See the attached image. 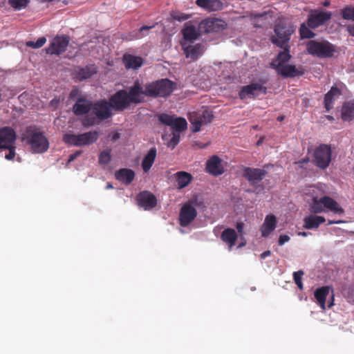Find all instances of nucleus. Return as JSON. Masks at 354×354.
<instances>
[{
    "instance_id": "1",
    "label": "nucleus",
    "mask_w": 354,
    "mask_h": 354,
    "mask_svg": "<svg viewBox=\"0 0 354 354\" xmlns=\"http://www.w3.org/2000/svg\"><path fill=\"white\" fill-rule=\"evenodd\" d=\"M159 121L172 129V137L167 142V147L172 149L176 147L180 142V133L187 129V123L183 118H174L167 113H161L158 115Z\"/></svg>"
},
{
    "instance_id": "2",
    "label": "nucleus",
    "mask_w": 354,
    "mask_h": 354,
    "mask_svg": "<svg viewBox=\"0 0 354 354\" xmlns=\"http://www.w3.org/2000/svg\"><path fill=\"white\" fill-rule=\"evenodd\" d=\"M176 84L168 79H161L146 84V97H167L176 89Z\"/></svg>"
},
{
    "instance_id": "3",
    "label": "nucleus",
    "mask_w": 354,
    "mask_h": 354,
    "mask_svg": "<svg viewBox=\"0 0 354 354\" xmlns=\"http://www.w3.org/2000/svg\"><path fill=\"white\" fill-rule=\"evenodd\" d=\"M25 138L35 153H44L49 147L48 139L44 133L34 129L32 127L26 129Z\"/></svg>"
},
{
    "instance_id": "4",
    "label": "nucleus",
    "mask_w": 354,
    "mask_h": 354,
    "mask_svg": "<svg viewBox=\"0 0 354 354\" xmlns=\"http://www.w3.org/2000/svg\"><path fill=\"white\" fill-rule=\"evenodd\" d=\"M99 137L97 131H91L82 134L65 133L63 136V141L69 145L82 147L91 145L95 142Z\"/></svg>"
},
{
    "instance_id": "5",
    "label": "nucleus",
    "mask_w": 354,
    "mask_h": 354,
    "mask_svg": "<svg viewBox=\"0 0 354 354\" xmlns=\"http://www.w3.org/2000/svg\"><path fill=\"white\" fill-rule=\"evenodd\" d=\"M306 49L309 54L317 57H330L335 50V46L328 41H317L310 40L306 44Z\"/></svg>"
},
{
    "instance_id": "6",
    "label": "nucleus",
    "mask_w": 354,
    "mask_h": 354,
    "mask_svg": "<svg viewBox=\"0 0 354 354\" xmlns=\"http://www.w3.org/2000/svg\"><path fill=\"white\" fill-rule=\"evenodd\" d=\"M295 28L292 26L280 22L275 26L274 32L277 38H272V42L279 47L288 45L290 35L294 32Z\"/></svg>"
},
{
    "instance_id": "7",
    "label": "nucleus",
    "mask_w": 354,
    "mask_h": 354,
    "mask_svg": "<svg viewBox=\"0 0 354 354\" xmlns=\"http://www.w3.org/2000/svg\"><path fill=\"white\" fill-rule=\"evenodd\" d=\"M332 151L330 147L326 144L318 146L314 151V161L320 169H325L331 161Z\"/></svg>"
},
{
    "instance_id": "8",
    "label": "nucleus",
    "mask_w": 354,
    "mask_h": 354,
    "mask_svg": "<svg viewBox=\"0 0 354 354\" xmlns=\"http://www.w3.org/2000/svg\"><path fill=\"white\" fill-rule=\"evenodd\" d=\"M214 118L211 111L204 110L202 112L193 113L190 115L189 122L192 124V131L194 133L201 130L203 125L210 123Z\"/></svg>"
},
{
    "instance_id": "9",
    "label": "nucleus",
    "mask_w": 354,
    "mask_h": 354,
    "mask_svg": "<svg viewBox=\"0 0 354 354\" xmlns=\"http://www.w3.org/2000/svg\"><path fill=\"white\" fill-rule=\"evenodd\" d=\"M227 27L226 22L220 19L207 18L202 21L198 25V30L203 33L210 32H219Z\"/></svg>"
},
{
    "instance_id": "10",
    "label": "nucleus",
    "mask_w": 354,
    "mask_h": 354,
    "mask_svg": "<svg viewBox=\"0 0 354 354\" xmlns=\"http://www.w3.org/2000/svg\"><path fill=\"white\" fill-rule=\"evenodd\" d=\"M70 37L67 35H57L50 41L48 48H46V53L59 55L64 53L69 44Z\"/></svg>"
},
{
    "instance_id": "11",
    "label": "nucleus",
    "mask_w": 354,
    "mask_h": 354,
    "mask_svg": "<svg viewBox=\"0 0 354 354\" xmlns=\"http://www.w3.org/2000/svg\"><path fill=\"white\" fill-rule=\"evenodd\" d=\"M127 91L128 100L131 104H139L144 102V97H146V86L144 88L138 80H136Z\"/></svg>"
},
{
    "instance_id": "12",
    "label": "nucleus",
    "mask_w": 354,
    "mask_h": 354,
    "mask_svg": "<svg viewBox=\"0 0 354 354\" xmlns=\"http://www.w3.org/2000/svg\"><path fill=\"white\" fill-rule=\"evenodd\" d=\"M111 108L116 111H122L128 109L131 103L128 100L127 91L121 89L118 91L109 98Z\"/></svg>"
},
{
    "instance_id": "13",
    "label": "nucleus",
    "mask_w": 354,
    "mask_h": 354,
    "mask_svg": "<svg viewBox=\"0 0 354 354\" xmlns=\"http://www.w3.org/2000/svg\"><path fill=\"white\" fill-rule=\"evenodd\" d=\"M111 106L105 100H99L92 104L91 112L100 120H104L112 115Z\"/></svg>"
},
{
    "instance_id": "14",
    "label": "nucleus",
    "mask_w": 354,
    "mask_h": 354,
    "mask_svg": "<svg viewBox=\"0 0 354 354\" xmlns=\"http://www.w3.org/2000/svg\"><path fill=\"white\" fill-rule=\"evenodd\" d=\"M197 216L196 208L189 203L183 205L179 213V223L182 227L189 225Z\"/></svg>"
},
{
    "instance_id": "15",
    "label": "nucleus",
    "mask_w": 354,
    "mask_h": 354,
    "mask_svg": "<svg viewBox=\"0 0 354 354\" xmlns=\"http://www.w3.org/2000/svg\"><path fill=\"white\" fill-rule=\"evenodd\" d=\"M17 139V134L15 130L10 127H5L0 129V153L3 149L10 148L14 145Z\"/></svg>"
},
{
    "instance_id": "16",
    "label": "nucleus",
    "mask_w": 354,
    "mask_h": 354,
    "mask_svg": "<svg viewBox=\"0 0 354 354\" xmlns=\"http://www.w3.org/2000/svg\"><path fill=\"white\" fill-rule=\"evenodd\" d=\"M266 174V170L259 168L245 167L243 171V176L248 181L250 185H254L261 182Z\"/></svg>"
},
{
    "instance_id": "17",
    "label": "nucleus",
    "mask_w": 354,
    "mask_h": 354,
    "mask_svg": "<svg viewBox=\"0 0 354 354\" xmlns=\"http://www.w3.org/2000/svg\"><path fill=\"white\" fill-rule=\"evenodd\" d=\"M276 71L283 77H299L304 74L305 70L301 67L297 68L295 65L277 64Z\"/></svg>"
},
{
    "instance_id": "18",
    "label": "nucleus",
    "mask_w": 354,
    "mask_h": 354,
    "mask_svg": "<svg viewBox=\"0 0 354 354\" xmlns=\"http://www.w3.org/2000/svg\"><path fill=\"white\" fill-rule=\"evenodd\" d=\"M138 205L145 210L151 209L157 205L156 197L148 191L140 192L136 196Z\"/></svg>"
},
{
    "instance_id": "19",
    "label": "nucleus",
    "mask_w": 354,
    "mask_h": 354,
    "mask_svg": "<svg viewBox=\"0 0 354 354\" xmlns=\"http://www.w3.org/2000/svg\"><path fill=\"white\" fill-rule=\"evenodd\" d=\"M331 17L330 12L315 11L308 18L307 24L311 28H316L328 21Z\"/></svg>"
},
{
    "instance_id": "20",
    "label": "nucleus",
    "mask_w": 354,
    "mask_h": 354,
    "mask_svg": "<svg viewBox=\"0 0 354 354\" xmlns=\"http://www.w3.org/2000/svg\"><path fill=\"white\" fill-rule=\"evenodd\" d=\"M263 90L266 92V88L261 84L259 83H252L243 86L239 93V96L241 100H244L247 97L254 98L259 95V93Z\"/></svg>"
},
{
    "instance_id": "21",
    "label": "nucleus",
    "mask_w": 354,
    "mask_h": 354,
    "mask_svg": "<svg viewBox=\"0 0 354 354\" xmlns=\"http://www.w3.org/2000/svg\"><path fill=\"white\" fill-rule=\"evenodd\" d=\"M206 171L213 176H218L223 173L221 160L217 156H212L207 162Z\"/></svg>"
},
{
    "instance_id": "22",
    "label": "nucleus",
    "mask_w": 354,
    "mask_h": 354,
    "mask_svg": "<svg viewBox=\"0 0 354 354\" xmlns=\"http://www.w3.org/2000/svg\"><path fill=\"white\" fill-rule=\"evenodd\" d=\"M92 102L84 97H79L73 106V111L76 115H82L91 111Z\"/></svg>"
},
{
    "instance_id": "23",
    "label": "nucleus",
    "mask_w": 354,
    "mask_h": 354,
    "mask_svg": "<svg viewBox=\"0 0 354 354\" xmlns=\"http://www.w3.org/2000/svg\"><path fill=\"white\" fill-rule=\"evenodd\" d=\"M196 4L207 12L218 11L223 8V3L220 0H196Z\"/></svg>"
},
{
    "instance_id": "24",
    "label": "nucleus",
    "mask_w": 354,
    "mask_h": 354,
    "mask_svg": "<svg viewBox=\"0 0 354 354\" xmlns=\"http://www.w3.org/2000/svg\"><path fill=\"white\" fill-rule=\"evenodd\" d=\"M115 178L125 185H130L135 178V172L131 169L123 168L115 174Z\"/></svg>"
},
{
    "instance_id": "25",
    "label": "nucleus",
    "mask_w": 354,
    "mask_h": 354,
    "mask_svg": "<svg viewBox=\"0 0 354 354\" xmlns=\"http://www.w3.org/2000/svg\"><path fill=\"white\" fill-rule=\"evenodd\" d=\"M277 224L275 216L271 214L266 216L264 222L261 227V235L263 237L268 236L274 230Z\"/></svg>"
},
{
    "instance_id": "26",
    "label": "nucleus",
    "mask_w": 354,
    "mask_h": 354,
    "mask_svg": "<svg viewBox=\"0 0 354 354\" xmlns=\"http://www.w3.org/2000/svg\"><path fill=\"white\" fill-rule=\"evenodd\" d=\"M238 235L232 228L225 229L221 234V239L228 245L229 250H231L235 245Z\"/></svg>"
},
{
    "instance_id": "27",
    "label": "nucleus",
    "mask_w": 354,
    "mask_h": 354,
    "mask_svg": "<svg viewBox=\"0 0 354 354\" xmlns=\"http://www.w3.org/2000/svg\"><path fill=\"white\" fill-rule=\"evenodd\" d=\"M330 289V286H326L317 288L314 292V296L317 303L322 310L326 309V299L329 295Z\"/></svg>"
},
{
    "instance_id": "28",
    "label": "nucleus",
    "mask_w": 354,
    "mask_h": 354,
    "mask_svg": "<svg viewBox=\"0 0 354 354\" xmlns=\"http://www.w3.org/2000/svg\"><path fill=\"white\" fill-rule=\"evenodd\" d=\"M341 95V91L336 86H332L324 96V107L329 111L333 107L334 100L336 97Z\"/></svg>"
},
{
    "instance_id": "29",
    "label": "nucleus",
    "mask_w": 354,
    "mask_h": 354,
    "mask_svg": "<svg viewBox=\"0 0 354 354\" xmlns=\"http://www.w3.org/2000/svg\"><path fill=\"white\" fill-rule=\"evenodd\" d=\"M321 203H323L324 207L328 209L331 212L342 214L344 212L343 208L333 198L325 196L321 198Z\"/></svg>"
},
{
    "instance_id": "30",
    "label": "nucleus",
    "mask_w": 354,
    "mask_h": 354,
    "mask_svg": "<svg viewBox=\"0 0 354 354\" xmlns=\"http://www.w3.org/2000/svg\"><path fill=\"white\" fill-rule=\"evenodd\" d=\"M341 118L344 121H351L354 119V99L343 104Z\"/></svg>"
},
{
    "instance_id": "31",
    "label": "nucleus",
    "mask_w": 354,
    "mask_h": 354,
    "mask_svg": "<svg viewBox=\"0 0 354 354\" xmlns=\"http://www.w3.org/2000/svg\"><path fill=\"white\" fill-rule=\"evenodd\" d=\"M304 227L306 229H315L317 228L322 223L326 221V219L322 216L310 215L304 218Z\"/></svg>"
},
{
    "instance_id": "32",
    "label": "nucleus",
    "mask_w": 354,
    "mask_h": 354,
    "mask_svg": "<svg viewBox=\"0 0 354 354\" xmlns=\"http://www.w3.org/2000/svg\"><path fill=\"white\" fill-rule=\"evenodd\" d=\"M123 62L127 69H137L142 65V59L140 57L132 55H124Z\"/></svg>"
},
{
    "instance_id": "33",
    "label": "nucleus",
    "mask_w": 354,
    "mask_h": 354,
    "mask_svg": "<svg viewBox=\"0 0 354 354\" xmlns=\"http://www.w3.org/2000/svg\"><path fill=\"white\" fill-rule=\"evenodd\" d=\"M156 153V149L155 147H152L145 156L142 162V167L145 172H148L150 170L155 161Z\"/></svg>"
},
{
    "instance_id": "34",
    "label": "nucleus",
    "mask_w": 354,
    "mask_h": 354,
    "mask_svg": "<svg viewBox=\"0 0 354 354\" xmlns=\"http://www.w3.org/2000/svg\"><path fill=\"white\" fill-rule=\"evenodd\" d=\"M289 45H286L283 47H281L283 49V51H281L278 55L275 60H273L270 66L272 68H276L277 64H285L287 62H288L291 57L289 53Z\"/></svg>"
},
{
    "instance_id": "35",
    "label": "nucleus",
    "mask_w": 354,
    "mask_h": 354,
    "mask_svg": "<svg viewBox=\"0 0 354 354\" xmlns=\"http://www.w3.org/2000/svg\"><path fill=\"white\" fill-rule=\"evenodd\" d=\"M175 175L178 189L185 187L192 180V175L186 171H178Z\"/></svg>"
},
{
    "instance_id": "36",
    "label": "nucleus",
    "mask_w": 354,
    "mask_h": 354,
    "mask_svg": "<svg viewBox=\"0 0 354 354\" xmlns=\"http://www.w3.org/2000/svg\"><path fill=\"white\" fill-rule=\"evenodd\" d=\"M96 73V67L94 65H89L80 68L76 75V77L79 80L82 81L84 80L90 78L93 74Z\"/></svg>"
},
{
    "instance_id": "37",
    "label": "nucleus",
    "mask_w": 354,
    "mask_h": 354,
    "mask_svg": "<svg viewBox=\"0 0 354 354\" xmlns=\"http://www.w3.org/2000/svg\"><path fill=\"white\" fill-rule=\"evenodd\" d=\"M201 46H188L184 48V53L187 58H190L192 61L196 60L200 55Z\"/></svg>"
},
{
    "instance_id": "38",
    "label": "nucleus",
    "mask_w": 354,
    "mask_h": 354,
    "mask_svg": "<svg viewBox=\"0 0 354 354\" xmlns=\"http://www.w3.org/2000/svg\"><path fill=\"white\" fill-rule=\"evenodd\" d=\"M182 33L185 40L192 41L198 38V34L196 30V28L193 26L185 27L183 30Z\"/></svg>"
},
{
    "instance_id": "39",
    "label": "nucleus",
    "mask_w": 354,
    "mask_h": 354,
    "mask_svg": "<svg viewBox=\"0 0 354 354\" xmlns=\"http://www.w3.org/2000/svg\"><path fill=\"white\" fill-rule=\"evenodd\" d=\"M111 150L110 149H106L102 151L99 155V164L102 165H107L111 159Z\"/></svg>"
},
{
    "instance_id": "40",
    "label": "nucleus",
    "mask_w": 354,
    "mask_h": 354,
    "mask_svg": "<svg viewBox=\"0 0 354 354\" xmlns=\"http://www.w3.org/2000/svg\"><path fill=\"white\" fill-rule=\"evenodd\" d=\"M323 206V203H321V198L319 200L317 198H314L310 207V211L313 214L321 213L324 212Z\"/></svg>"
},
{
    "instance_id": "41",
    "label": "nucleus",
    "mask_w": 354,
    "mask_h": 354,
    "mask_svg": "<svg viewBox=\"0 0 354 354\" xmlns=\"http://www.w3.org/2000/svg\"><path fill=\"white\" fill-rule=\"evenodd\" d=\"M29 3L30 0H8L9 5L17 10L26 8Z\"/></svg>"
},
{
    "instance_id": "42",
    "label": "nucleus",
    "mask_w": 354,
    "mask_h": 354,
    "mask_svg": "<svg viewBox=\"0 0 354 354\" xmlns=\"http://www.w3.org/2000/svg\"><path fill=\"white\" fill-rule=\"evenodd\" d=\"M299 33L301 39H310L315 36V33L306 26L305 24H302L299 28Z\"/></svg>"
},
{
    "instance_id": "43",
    "label": "nucleus",
    "mask_w": 354,
    "mask_h": 354,
    "mask_svg": "<svg viewBox=\"0 0 354 354\" xmlns=\"http://www.w3.org/2000/svg\"><path fill=\"white\" fill-rule=\"evenodd\" d=\"M304 274V272L303 270H299L297 272H294L293 273L295 283H296L299 289L301 290L304 289V285L301 281V278Z\"/></svg>"
},
{
    "instance_id": "44",
    "label": "nucleus",
    "mask_w": 354,
    "mask_h": 354,
    "mask_svg": "<svg viewBox=\"0 0 354 354\" xmlns=\"http://www.w3.org/2000/svg\"><path fill=\"white\" fill-rule=\"evenodd\" d=\"M46 42V37H39L35 42L32 41H27L26 46L28 47H31L32 48H39L43 46Z\"/></svg>"
},
{
    "instance_id": "45",
    "label": "nucleus",
    "mask_w": 354,
    "mask_h": 354,
    "mask_svg": "<svg viewBox=\"0 0 354 354\" xmlns=\"http://www.w3.org/2000/svg\"><path fill=\"white\" fill-rule=\"evenodd\" d=\"M342 16L344 19H352L354 21V8L347 7L342 10Z\"/></svg>"
},
{
    "instance_id": "46",
    "label": "nucleus",
    "mask_w": 354,
    "mask_h": 354,
    "mask_svg": "<svg viewBox=\"0 0 354 354\" xmlns=\"http://www.w3.org/2000/svg\"><path fill=\"white\" fill-rule=\"evenodd\" d=\"M171 17L173 19L178 21H184L189 19L190 16L187 14H185L179 12H174L171 14Z\"/></svg>"
},
{
    "instance_id": "47",
    "label": "nucleus",
    "mask_w": 354,
    "mask_h": 354,
    "mask_svg": "<svg viewBox=\"0 0 354 354\" xmlns=\"http://www.w3.org/2000/svg\"><path fill=\"white\" fill-rule=\"evenodd\" d=\"M6 149H8V153H7L5 156V158L8 160H12L15 156V145L10 147V148H7Z\"/></svg>"
},
{
    "instance_id": "48",
    "label": "nucleus",
    "mask_w": 354,
    "mask_h": 354,
    "mask_svg": "<svg viewBox=\"0 0 354 354\" xmlns=\"http://www.w3.org/2000/svg\"><path fill=\"white\" fill-rule=\"evenodd\" d=\"M82 124L86 127L93 126L95 124V118H86L83 120Z\"/></svg>"
},
{
    "instance_id": "49",
    "label": "nucleus",
    "mask_w": 354,
    "mask_h": 354,
    "mask_svg": "<svg viewBox=\"0 0 354 354\" xmlns=\"http://www.w3.org/2000/svg\"><path fill=\"white\" fill-rule=\"evenodd\" d=\"M290 240V236L286 234H281L279 236L278 243L279 245H283L285 243Z\"/></svg>"
},
{
    "instance_id": "50",
    "label": "nucleus",
    "mask_w": 354,
    "mask_h": 354,
    "mask_svg": "<svg viewBox=\"0 0 354 354\" xmlns=\"http://www.w3.org/2000/svg\"><path fill=\"white\" fill-rule=\"evenodd\" d=\"M82 154L81 151H77L75 153L71 154L68 157V162H71L73 161L77 157L80 156Z\"/></svg>"
},
{
    "instance_id": "51",
    "label": "nucleus",
    "mask_w": 354,
    "mask_h": 354,
    "mask_svg": "<svg viewBox=\"0 0 354 354\" xmlns=\"http://www.w3.org/2000/svg\"><path fill=\"white\" fill-rule=\"evenodd\" d=\"M111 141H115L120 138V134L119 133H114L113 134H110L109 136Z\"/></svg>"
},
{
    "instance_id": "52",
    "label": "nucleus",
    "mask_w": 354,
    "mask_h": 354,
    "mask_svg": "<svg viewBox=\"0 0 354 354\" xmlns=\"http://www.w3.org/2000/svg\"><path fill=\"white\" fill-rule=\"evenodd\" d=\"M236 228L239 233H241L244 228V224L242 222H239L236 225Z\"/></svg>"
},
{
    "instance_id": "53",
    "label": "nucleus",
    "mask_w": 354,
    "mask_h": 354,
    "mask_svg": "<svg viewBox=\"0 0 354 354\" xmlns=\"http://www.w3.org/2000/svg\"><path fill=\"white\" fill-rule=\"evenodd\" d=\"M347 30L351 35L354 37V24L353 25L348 26Z\"/></svg>"
},
{
    "instance_id": "54",
    "label": "nucleus",
    "mask_w": 354,
    "mask_h": 354,
    "mask_svg": "<svg viewBox=\"0 0 354 354\" xmlns=\"http://www.w3.org/2000/svg\"><path fill=\"white\" fill-rule=\"evenodd\" d=\"M270 254L271 252L270 250H266L261 254V257L262 259H265L266 257L270 256Z\"/></svg>"
},
{
    "instance_id": "55",
    "label": "nucleus",
    "mask_w": 354,
    "mask_h": 354,
    "mask_svg": "<svg viewBox=\"0 0 354 354\" xmlns=\"http://www.w3.org/2000/svg\"><path fill=\"white\" fill-rule=\"evenodd\" d=\"M333 305H334V295L333 294L331 295V299L330 300V301L328 303V308H330Z\"/></svg>"
},
{
    "instance_id": "56",
    "label": "nucleus",
    "mask_w": 354,
    "mask_h": 354,
    "mask_svg": "<svg viewBox=\"0 0 354 354\" xmlns=\"http://www.w3.org/2000/svg\"><path fill=\"white\" fill-rule=\"evenodd\" d=\"M151 28H152V26H142V27L140 28L139 31L141 32H142L143 30H150Z\"/></svg>"
},
{
    "instance_id": "57",
    "label": "nucleus",
    "mask_w": 354,
    "mask_h": 354,
    "mask_svg": "<svg viewBox=\"0 0 354 354\" xmlns=\"http://www.w3.org/2000/svg\"><path fill=\"white\" fill-rule=\"evenodd\" d=\"M322 5L325 7L329 6L330 5V1L326 0L324 2L322 3Z\"/></svg>"
},
{
    "instance_id": "58",
    "label": "nucleus",
    "mask_w": 354,
    "mask_h": 354,
    "mask_svg": "<svg viewBox=\"0 0 354 354\" xmlns=\"http://www.w3.org/2000/svg\"><path fill=\"white\" fill-rule=\"evenodd\" d=\"M342 222V221H328V225H331V224H334V223H340Z\"/></svg>"
},
{
    "instance_id": "59",
    "label": "nucleus",
    "mask_w": 354,
    "mask_h": 354,
    "mask_svg": "<svg viewBox=\"0 0 354 354\" xmlns=\"http://www.w3.org/2000/svg\"><path fill=\"white\" fill-rule=\"evenodd\" d=\"M112 188H113L112 184L110 183H108L106 185V189H112Z\"/></svg>"
},
{
    "instance_id": "60",
    "label": "nucleus",
    "mask_w": 354,
    "mask_h": 354,
    "mask_svg": "<svg viewBox=\"0 0 354 354\" xmlns=\"http://www.w3.org/2000/svg\"><path fill=\"white\" fill-rule=\"evenodd\" d=\"M284 118L285 117L283 115L279 116L277 118V120L281 122V121H283L284 120Z\"/></svg>"
},
{
    "instance_id": "61",
    "label": "nucleus",
    "mask_w": 354,
    "mask_h": 354,
    "mask_svg": "<svg viewBox=\"0 0 354 354\" xmlns=\"http://www.w3.org/2000/svg\"><path fill=\"white\" fill-rule=\"evenodd\" d=\"M206 146H207V145H199V147H200V148H204V147H205Z\"/></svg>"
},
{
    "instance_id": "62",
    "label": "nucleus",
    "mask_w": 354,
    "mask_h": 354,
    "mask_svg": "<svg viewBox=\"0 0 354 354\" xmlns=\"http://www.w3.org/2000/svg\"><path fill=\"white\" fill-rule=\"evenodd\" d=\"M243 245H245L244 243H240L239 245V248H241V247H242Z\"/></svg>"
},
{
    "instance_id": "63",
    "label": "nucleus",
    "mask_w": 354,
    "mask_h": 354,
    "mask_svg": "<svg viewBox=\"0 0 354 354\" xmlns=\"http://www.w3.org/2000/svg\"><path fill=\"white\" fill-rule=\"evenodd\" d=\"M300 234L303 235V236H306V232H302V233H300Z\"/></svg>"
},
{
    "instance_id": "64",
    "label": "nucleus",
    "mask_w": 354,
    "mask_h": 354,
    "mask_svg": "<svg viewBox=\"0 0 354 354\" xmlns=\"http://www.w3.org/2000/svg\"><path fill=\"white\" fill-rule=\"evenodd\" d=\"M166 136H167V135H162V139L165 140L166 139Z\"/></svg>"
}]
</instances>
